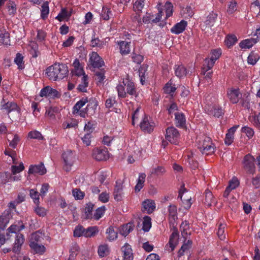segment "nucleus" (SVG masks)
<instances>
[{"mask_svg":"<svg viewBox=\"0 0 260 260\" xmlns=\"http://www.w3.org/2000/svg\"><path fill=\"white\" fill-rule=\"evenodd\" d=\"M69 73L66 64L56 63L47 68L46 74L50 80L56 81L66 77Z\"/></svg>","mask_w":260,"mask_h":260,"instance_id":"f257e3e1","label":"nucleus"},{"mask_svg":"<svg viewBox=\"0 0 260 260\" xmlns=\"http://www.w3.org/2000/svg\"><path fill=\"white\" fill-rule=\"evenodd\" d=\"M62 157L63 160L64 170L67 172L70 171L76 161L75 154L71 150H68L62 154Z\"/></svg>","mask_w":260,"mask_h":260,"instance_id":"f03ea898","label":"nucleus"},{"mask_svg":"<svg viewBox=\"0 0 260 260\" xmlns=\"http://www.w3.org/2000/svg\"><path fill=\"white\" fill-rule=\"evenodd\" d=\"M141 129L147 133H151L155 126V123L153 120L146 115H144L140 123Z\"/></svg>","mask_w":260,"mask_h":260,"instance_id":"7ed1b4c3","label":"nucleus"},{"mask_svg":"<svg viewBox=\"0 0 260 260\" xmlns=\"http://www.w3.org/2000/svg\"><path fill=\"white\" fill-rule=\"evenodd\" d=\"M221 53L220 48L214 49L211 52L210 58L205 59V62L207 63L206 71L210 70L213 67L215 61L220 57Z\"/></svg>","mask_w":260,"mask_h":260,"instance_id":"20e7f679","label":"nucleus"},{"mask_svg":"<svg viewBox=\"0 0 260 260\" xmlns=\"http://www.w3.org/2000/svg\"><path fill=\"white\" fill-rule=\"evenodd\" d=\"M254 161V157L250 154L245 155L243 158V164L244 168L249 174H253L255 172Z\"/></svg>","mask_w":260,"mask_h":260,"instance_id":"39448f33","label":"nucleus"},{"mask_svg":"<svg viewBox=\"0 0 260 260\" xmlns=\"http://www.w3.org/2000/svg\"><path fill=\"white\" fill-rule=\"evenodd\" d=\"M180 137L178 130L174 127H170L166 129L165 138L171 143L176 145Z\"/></svg>","mask_w":260,"mask_h":260,"instance_id":"423d86ee","label":"nucleus"},{"mask_svg":"<svg viewBox=\"0 0 260 260\" xmlns=\"http://www.w3.org/2000/svg\"><path fill=\"white\" fill-rule=\"evenodd\" d=\"M38 237L39 233L37 232L31 235L29 246L36 253L42 254L45 252V247L43 245L39 244L37 242L33 241L34 240L38 241Z\"/></svg>","mask_w":260,"mask_h":260,"instance_id":"0eeeda50","label":"nucleus"},{"mask_svg":"<svg viewBox=\"0 0 260 260\" xmlns=\"http://www.w3.org/2000/svg\"><path fill=\"white\" fill-rule=\"evenodd\" d=\"M25 169L23 162H21L19 166L12 165L11 167L12 176L11 179L14 181H18L21 179V175L19 174Z\"/></svg>","mask_w":260,"mask_h":260,"instance_id":"6e6552de","label":"nucleus"},{"mask_svg":"<svg viewBox=\"0 0 260 260\" xmlns=\"http://www.w3.org/2000/svg\"><path fill=\"white\" fill-rule=\"evenodd\" d=\"M0 109L1 110L5 111L8 113L16 111L19 113V109L17 105L13 102H6L4 99H3L0 102Z\"/></svg>","mask_w":260,"mask_h":260,"instance_id":"1a4fd4ad","label":"nucleus"},{"mask_svg":"<svg viewBox=\"0 0 260 260\" xmlns=\"http://www.w3.org/2000/svg\"><path fill=\"white\" fill-rule=\"evenodd\" d=\"M92 156L96 160L103 161L109 158V154L106 148H95L93 150Z\"/></svg>","mask_w":260,"mask_h":260,"instance_id":"9d476101","label":"nucleus"},{"mask_svg":"<svg viewBox=\"0 0 260 260\" xmlns=\"http://www.w3.org/2000/svg\"><path fill=\"white\" fill-rule=\"evenodd\" d=\"M110 41V38L106 37L102 40L100 39L95 35L92 37L90 41V46L93 48H96L98 49H103Z\"/></svg>","mask_w":260,"mask_h":260,"instance_id":"9b49d317","label":"nucleus"},{"mask_svg":"<svg viewBox=\"0 0 260 260\" xmlns=\"http://www.w3.org/2000/svg\"><path fill=\"white\" fill-rule=\"evenodd\" d=\"M89 62L94 68H100L102 67L104 62L102 58L96 52H92L90 54Z\"/></svg>","mask_w":260,"mask_h":260,"instance_id":"f8f14e48","label":"nucleus"},{"mask_svg":"<svg viewBox=\"0 0 260 260\" xmlns=\"http://www.w3.org/2000/svg\"><path fill=\"white\" fill-rule=\"evenodd\" d=\"M168 218L170 224L174 225L178 219L177 208L175 205H170L168 207Z\"/></svg>","mask_w":260,"mask_h":260,"instance_id":"ddd939ff","label":"nucleus"},{"mask_svg":"<svg viewBox=\"0 0 260 260\" xmlns=\"http://www.w3.org/2000/svg\"><path fill=\"white\" fill-rule=\"evenodd\" d=\"M40 95L42 97L46 96L50 98H55L59 97V93L56 89L50 86H46L41 90Z\"/></svg>","mask_w":260,"mask_h":260,"instance_id":"4468645a","label":"nucleus"},{"mask_svg":"<svg viewBox=\"0 0 260 260\" xmlns=\"http://www.w3.org/2000/svg\"><path fill=\"white\" fill-rule=\"evenodd\" d=\"M72 66L74 68L72 70L73 75L80 77L86 75L83 69L84 65L80 63L78 59L76 58L74 60Z\"/></svg>","mask_w":260,"mask_h":260,"instance_id":"2eb2a0df","label":"nucleus"},{"mask_svg":"<svg viewBox=\"0 0 260 260\" xmlns=\"http://www.w3.org/2000/svg\"><path fill=\"white\" fill-rule=\"evenodd\" d=\"M46 173V169L43 164L38 165H31L29 166L28 173L30 174H39L43 175Z\"/></svg>","mask_w":260,"mask_h":260,"instance_id":"dca6fc26","label":"nucleus"},{"mask_svg":"<svg viewBox=\"0 0 260 260\" xmlns=\"http://www.w3.org/2000/svg\"><path fill=\"white\" fill-rule=\"evenodd\" d=\"M122 83L125 86L126 88V93L131 95H135L136 94V89L135 83L133 81L129 79L128 77L123 78L122 79Z\"/></svg>","mask_w":260,"mask_h":260,"instance_id":"f3484780","label":"nucleus"},{"mask_svg":"<svg viewBox=\"0 0 260 260\" xmlns=\"http://www.w3.org/2000/svg\"><path fill=\"white\" fill-rule=\"evenodd\" d=\"M122 254V260H133V253L131 246L126 243L121 248Z\"/></svg>","mask_w":260,"mask_h":260,"instance_id":"a211bd4d","label":"nucleus"},{"mask_svg":"<svg viewBox=\"0 0 260 260\" xmlns=\"http://www.w3.org/2000/svg\"><path fill=\"white\" fill-rule=\"evenodd\" d=\"M227 95L230 101L233 104L238 103L241 96L239 89L233 88L228 90Z\"/></svg>","mask_w":260,"mask_h":260,"instance_id":"6ab92c4d","label":"nucleus"},{"mask_svg":"<svg viewBox=\"0 0 260 260\" xmlns=\"http://www.w3.org/2000/svg\"><path fill=\"white\" fill-rule=\"evenodd\" d=\"M142 206L143 211L148 214L152 213L155 209V203L154 201L150 199H146L143 202Z\"/></svg>","mask_w":260,"mask_h":260,"instance_id":"aec40b11","label":"nucleus"},{"mask_svg":"<svg viewBox=\"0 0 260 260\" xmlns=\"http://www.w3.org/2000/svg\"><path fill=\"white\" fill-rule=\"evenodd\" d=\"M187 25V22L185 20H181L177 23L171 29V31L175 34L178 35L182 33L185 29Z\"/></svg>","mask_w":260,"mask_h":260,"instance_id":"412c9836","label":"nucleus"},{"mask_svg":"<svg viewBox=\"0 0 260 260\" xmlns=\"http://www.w3.org/2000/svg\"><path fill=\"white\" fill-rule=\"evenodd\" d=\"M257 40L254 38H250L241 41L239 46L242 49H249L257 43Z\"/></svg>","mask_w":260,"mask_h":260,"instance_id":"4be33fe9","label":"nucleus"},{"mask_svg":"<svg viewBox=\"0 0 260 260\" xmlns=\"http://www.w3.org/2000/svg\"><path fill=\"white\" fill-rule=\"evenodd\" d=\"M217 16L218 15L216 13L214 12L210 13L207 17L206 21L204 22L203 24H202V27L203 28L205 25L207 27L211 28L214 25L217 18Z\"/></svg>","mask_w":260,"mask_h":260,"instance_id":"5701e85b","label":"nucleus"},{"mask_svg":"<svg viewBox=\"0 0 260 260\" xmlns=\"http://www.w3.org/2000/svg\"><path fill=\"white\" fill-rule=\"evenodd\" d=\"M11 215L9 211H5L0 216V230L4 229L9 222Z\"/></svg>","mask_w":260,"mask_h":260,"instance_id":"b1692460","label":"nucleus"},{"mask_svg":"<svg viewBox=\"0 0 260 260\" xmlns=\"http://www.w3.org/2000/svg\"><path fill=\"white\" fill-rule=\"evenodd\" d=\"M175 122L177 127H183L186 122V119L184 115L181 112L175 113Z\"/></svg>","mask_w":260,"mask_h":260,"instance_id":"393cba45","label":"nucleus"},{"mask_svg":"<svg viewBox=\"0 0 260 260\" xmlns=\"http://www.w3.org/2000/svg\"><path fill=\"white\" fill-rule=\"evenodd\" d=\"M24 238L22 234H18L15 241L14 247L13 248V251L17 253L20 251V248L24 243Z\"/></svg>","mask_w":260,"mask_h":260,"instance_id":"a878e982","label":"nucleus"},{"mask_svg":"<svg viewBox=\"0 0 260 260\" xmlns=\"http://www.w3.org/2000/svg\"><path fill=\"white\" fill-rule=\"evenodd\" d=\"M238 127V126H234L228 130V132L226 134L224 139V142L226 145H230L232 143L234 140V133Z\"/></svg>","mask_w":260,"mask_h":260,"instance_id":"bb28decb","label":"nucleus"},{"mask_svg":"<svg viewBox=\"0 0 260 260\" xmlns=\"http://www.w3.org/2000/svg\"><path fill=\"white\" fill-rule=\"evenodd\" d=\"M134 227L133 223H127L121 227L119 231L120 233L122 236L126 237L134 230Z\"/></svg>","mask_w":260,"mask_h":260,"instance_id":"cd10ccee","label":"nucleus"},{"mask_svg":"<svg viewBox=\"0 0 260 260\" xmlns=\"http://www.w3.org/2000/svg\"><path fill=\"white\" fill-rule=\"evenodd\" d=\"M122 185L120 181L116 182L114 191V197L115 200L119 201L122 198Z\"/></svg>","mask_w":260,"mask_h":260,"instance_id":"c85d7f7f","label":"nucleus"},{"mask_svg":"<svg viewBox=\"0 0 260 260\" xmlns=\"http://www.w3.org/2000/svg\"><path fill=\"white\" fill-rule=\"evenodd\" d=\"M106 234L107 235V239L109 241H114L117 238V231L115 230L113 226L109 227L106 230Z\"/></svg>","mask_w":260,"mask_h":260,"instance_id":"c756f323","label":"nucleus"},{"mask_svg":"<svg viewBox=\"0 0 260 260\" xmlns=\"http://www.w3.org/2000/svg\"><path fill=\"white\" fill-rule=\"evenodd\" d=\"M212 143L211 139L210 137L204 136L201 139L199 140L198 142V147L202 152L203 149L207 147V145H211Z\"/></svg>","mask_w":260,"mask_h":260,"instance_id":"7c9ffc66","label":"nucleus"},{"mask_svg":"<svg viewBox=\"0 0 260 260\" xmlns=\"http://www.w3.org/2000/svg\"><path fill=\"white\" fill-rule=\"evenodd\" d=\"M120 52L122 55H126L130 52V44L126 41H120L118 42Z\"/></svg>","mask_w":260,"mask_h":260,"instance_id":"2f4dec72","label":"nucleus"},{"mask_svg":"<svg viewBox=\"0 0 260 260\" xmlns=\"http://www.w3.org/2000/svg\"><path fill=\"white\" fill-rule=\"evenodd\" d=\"M88 76L84 75L82 76L81 83L79 84L77 89L79 91L81 92H86L87 87L88 86Z\"/></svg>","mask_w":260,"mask_h":260,"instance_id":"473e14b6","label":"nucleus"},{"mask_svg":"<svg viewBox=\"0 0 260 260\" xmlns=\"http://www.w3.org/2000/svg\"><path fill=\"white\" fill-rule=\"evenodd\" d=\"M9 34L5 29H0V44H10Z\"/></svg>","mask_w":260,"mask_h":260,"instance_id":"72a5a7b5","label":"nucleus"},{"mask_svg":"<svg viewBox=\"0 0 260 260\" xmlns=\"http://www.w3.org/2000/svg\"><path fill=\"white\" fill-rule=\"evenodd\" d=\"M180 14L184 18H190L194 15V11L190 6H186L182 9Z\"/></svg>","mask_w":260,"mask_h":260,"instance_id":"f704fd0d","label":"nucleus"},{"mask_svg":"<svg viewBox=\"0 0 260 260\" xmlns=\"http://www.w3.org/2000/svg\"><path fill=\"white\" fill-rule=\"evenodd\" d=\"M24 229V225L21 221H19L18 222V224H13L11 226H10L8 231L9 233H15L16 234L17 232H20Z\"/></svg>","mask_w":260,"mask_h":260,"instance_id":"c9c22d12","label":"nucleus"},{"mask_svg":"<svg viewBox=\"0 0 260 260\" xmlns=\"http://www.w3.org/2000/svg\"><path fill=\"white\" fill-rule=\"evenodd\" d=\"M216 203V201L214 198L211 191L206 190L205 192V204L208 206H211L213 204L215 205Z\"/></svg>","mask_w":260,"mask_h":260,"instance_id":"e433bc0d","label":"nucleus"},{"mask_svg":"<svg viewBox=\"0 0 260 260\" xmlns=\"http://www.w3.org/2000/svg\"><path fill=\"white\" fill-rule=\"evenodd\" d=\"M146 178V175L144 173H140L137 180V183L135 186V191H140L143 187Z\"/></svg>","mask_w":260,"mask_h":260,"instance_id":"4c0bfd02","label":"nucleus"},{"mask_svg":"<svg viewBox=\"0 0 260 260\" xmlns=\"http://www.w3.org/2000/svg\"><path fill=\"white\" fill-rule=\"evenodd\" d=\"M174 69L175 75L179 78H182L187 74L186 69L182 64L175 66Z\"/></svg>","mask_w":260,"mask_h":260,"instance_id":"58836bf2","label":"nucleus"},{"mask_svg":"<svg viewBox=\"0 0 260 260\" xmlns=\"http://www.w3.org/2000/svg\"><path fill=\"white\" fill-rule=\"evenodd\" d=\"M178 239V234L177 232L174 231L170 236L169 244L171 248V250H173L177 244Z\"/></svg>","mask_w":260,"mask_h":260,"instance_id":"ea45409f","label":"nucleus"},{"mask_svg":"<svg viewBox=\"0 0 260 260\" xmlns=\"http://www.w3.org/2000/svg\"><path fill=\"white\" fill-rule=\"evenodd\" d=\"M84 237H91L94 236L99 232V229L96 226H90L85 229Z\"/></svg>","mask_w":260,"mask_h":260,"instance_id":"a19ab883","label":"nucleus"},{"mask_svg":"<svg viewBox=\"0 0 260 260\" xmlns=\"http://www.w3.org/2000/svg\"><path fill=\"white\" fill-rule=\"evenodd\" d=\"M125 86H124L121 81H120L119 83L117 85L116 90L119 98H124L126 96L127 93L125 90Z\"/></svg>","mask_w":260,"mask_h":260,"instance_id":"79ce46f5","label":"nucleus"},{"mask_svg":"<svg viewBox=\"0 0 260 260\" xmlns=\"http://www.w3.org/2000/svg\"><path fill=\"white\" fill-rule=\"evenodd\" d=\"M93 208V205L90 203L86 204L84 212V218L86 219H93L92 210Z\"/></svg>","mask_w":260,"mask_h":260,"instance_id":"37998d69","label":"nucleus"},{"mask_svg":"<svg viewBox=\"0 0 260 260\" xmlns=\"http://www.w3.org/2000/svg\"><path fill=\"white\" fill-rule=\"evenodd\" d=\"M87 102V100L86 99H82L79 101L77 102L73 108V113L74 115H76L77 112H79V110H81V109L85 105Z\"/></svg>","mask_w":260,"mask_h":260,"instance_id":"c03bdc74","label":"nucleus"},{"mask_svg":"<svg viewBox=\"0 0 260 260\" xmlns=\"http://www.w3.org/2000/svg\"><path fill=\"white\" fill-rule=\"evenodd\" d=\"M176 89V88L171 80L167 82L164 87V92L167 94H172L175 91Z\"/></svg>","mask_w":260,"mask_h":260,"instance_id":"a18cd8bd","label":"nucleus"},{"mask_svg":"<svg viewBox=\"0 0 260 260\" xmlns=\"http://www.w3.org/2000/svg\"><path fill=\"white\" fill-rule=\"evenodd\" d=\"M192 242L190 240H188L184 242L183 244L182 245L181 248L179 250L178 252V256L180 257L183 255L185 252L187 251L191 246Z\"/></svg>","mask_w":260,"mask_h":260,"instance_id":"49530a36","label":"nucleus"},{"mask_svg":"<svg viewBox=\"0 0 260 260\" xmlns=\"http://www.w3.org/2000/svg\"><path fill=\"white\" fill-rule=\"evenodd\" d=\"M41 7V17L43 19H45L48 17L49 12L48 3L47 2H44Z\"/></svg>","mask_w":260,"mask_h":260,"instance_id":"de8ad7c7","label":"nucleus"},{"mask_svg":"<svg viewBox=\"0 0 260 260\" xmlns=\"http://www.w3.org/2000/svg\"><path fill=\"white\" fill-rule=\"evenodd\" d=\"M178 197L181 199L182 201L184 208L187 209H189L192 205L191 197L184 198H183V195L182 194L181 191H179Z\"/></svg>","mask_w":260,"mask_h":260,"instance_id":"09e8293b","label":"nucleus"},{"mask_svg":"<svg viewBox=\"0 0 260 260\" xmlns=\"http://www.w3.org/2000/svg\"><path fill=\"white\" fill-rule=\"evenodd\" d=\"M260 58V56L256 53L251 52L249 55L247 59L248 63L254 65Z\"/></svg>","mask_w":260,"mask_h":260,"instance_id":"8fccbe9b","label":"nucleus"},{"mask_svg":"<svg viewBox=\"0 0 260 260\" xmlns=\"http://www.w3.org/2000/svg\"><path fill=\"white\" fill-rule=\"evenodd\" d=\"M29 196L32 199L34 203L36 205H39L40 204L39 196L40 194L35 189H31L29 190Z\"/></svg>","mask_w":260,"mask_h":260,"instance_id":"3c124183","label":"nucleus"},{"mask_svg":"<svg viewBox=\"0 0 260 260\" xmlns=\"http://www.w3.org/2000/svg\"><path fill=\"white\" fill-rule=\"evenodd\" d=\"M105 210L106 208L104 206H102L97 208L93 214V219L96 220L100 219L104 214Z\"/></svg>","mask_w":260,"mask_h":260,"instance_id":"603ef678","label":"nucleus"},{"mask_svg":"<svg viewBox=\"0 0 260 260\" xmlns=\"http://www.w3.org/2000/svg\"><path fill=\"white\" fill-rule=\"evenodd\" d=\"M164 8L166 12L165 19H167L172 15L173 12V7L171 3L167 2L164 6Z\"/></svg>","mask_w":260,"mask_h":260,"instance_id":"864d4df0","label":"nucleus"},{"mask_svg":"<svg viewBox=\"0 0 260 260\" xmlns=\"http://www.w3.org/2000/svg\"><path fill=\"white\" fill-rule=\"evenodd\" d=\"M237 41V38L234 35H228L225 38L224 42L228 47L233 46Z\"/></svg>","mask_w":260,"mask_h":260,"instance_id":"5fc2aeb1","label":"nucleus"},{"mask_svg":"<svg viewBox=\"0 0 260 260\" xmlns=\"http://www.w3.org/2000/svg\"><path fill=\"white\" fill-rule=\"evenodd\" d=\"M166 172L165 169L162 166L154 167L151 170V175L159 176L164 174Z\"/></svg>","mask_w":260,"mask_h":260,"instance_id":"6e6d98bb","label":"nucleus"},{"mask_svg":"<svg viewBox=\"0 0 260 260\" xmlns=\"http://www.w3.org/2000/svg\"><path fill=\"white\" fill-rule=\"evenodd\" d=\"M98 252L99 256L101 257H104L108 255L109 252L108 245L106 244H103L99 246Z\"/></svg>","mask_w":260,"mask_h":260,"instance_id":"4d7b16f0","label":"nucleus"},{"mask_svg":"<svg viewBox=\"0 0 260 260\" xmlns=\"http://www.w3.org/2000/svg\"><path fill=\"white\" fill-rule=\"evenodd\" d=\"M237 3L235 0L231 1L228 5L227 13L230 15L233 14L237 10Z\"/></svg>","mask_w":260,"mask_h":260,"instance_id":"13d9d810","label":"nucleus"},{"mask_svg":"<svg viewBox=\"0 0 260 260\" xmlns=\"http://www.w3.org/2000/svg\"><path fill=\"white\" fill-rule=\"evenodd\" d=\"M151 227V218L148 216H146L144 217L143 221V228L142 229L145 232H148Z\"/></svg>","mask_w":260,"mask_h":260,"instance_id":"bf43d9fd","label":"nucleus"},{"mask_svg":"<svg viewBox=\"0 0 260 260\" xmlns=\"http://www.w3.org/2000/svg\"><path fill=\"white\" fill-rule=\"evenodd\" d=\"M14 62L18 66L19 69H23L24 68L23 56L20 53H17L14 59Z\"/></svg>","mask_w":260,"mask_h":260,"instance_id":"052dcab7","label":"nucleus"},{"mask_svg":"<svg viewBox=\"0 0 260 260\" xmlns=\"http://www.w3.org/2000/svg\"><path fill=\"white\" fill-rule=\"evenodd\" d=\"M28 137L30 139H38L39 140H42L44 137L41 133L38 131H32L28 133Z\"/></svg>","mask_w":260,"mask_h":260,"instance_id":"680f3d73","label":"nucleus"},{"mask_svg":"<svg viewBox=\"0 0 260 260\" xmlns=\"http://www.w3.org/2000/svg\"><path fill=\"white\" fill-rule=\"evenodd\" d=\"M145 5L144 0H137L134 4L133 9L137 13L141 12Z\"/></svg>","mask_w":260,"mask_h":260,"instance_id":"e2e57ef3","label":"nucleus"},{"mask_svg":"<svg viewBox=\"0 0 260 260\" xmlns=\"http://www.w3.org/2000/svg\"><path fill=\"white\" fill-rule=\"evenodd\" d=\"M215 149V146L213 145V143H212L211 145H207V147H204L201 153L203 154L211 155L214 152Z\"/></svg>","mask_w":260,"mask_h":260,"instance_id":"0e129e2a","label":"nucleus"},{"mask_svg":"<svg viewBox=\"0 0 260 260\" xmlns=\"http://www.w3.org/2000/svg\"><path fill=\"white\" fill-rule=\"evenodd\" d=\"M249 120L255 126L260 127V113L258 114H254L249 117Z\"/></svg>","mask_w":260,"mask_h":260,"instance_id":"69168bd1","label":"nucleus"},{"mask_svg":"<svg viewBox=\"0 0 260 260\" xmlns=\"http://www.w3.org/2000/svg\"><path fill=\"white\" fill-rule=\"evenodd\" d=\"M73 196L76 200H82L83 199L85 193L79 188H75L72 190Z\"/></svg>","mask_w":260,"mask_h":260,"instance_id":"338daca9","label":"nucleus"},{"mask_svg":"<svg viewBox=\"0 0 260 260\" xmlns=\"http://www.w3.org/2000/svg\"><path fill=\"white\" fill-rule=\"evenodd\" d=\"M85 231V229H84L82 226L78 225L76 227L74 230V235L75 237H78L84 236Z\"/></svg>","mask_w":260,"mask_h":260,"instance_id":"774afa93","label":"nucleus"}]
</instances>
